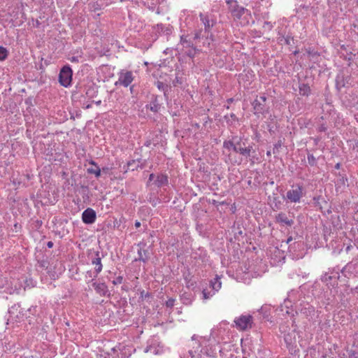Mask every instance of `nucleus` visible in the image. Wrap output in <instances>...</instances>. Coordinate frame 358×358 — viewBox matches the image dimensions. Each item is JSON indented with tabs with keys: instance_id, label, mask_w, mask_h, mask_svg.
Returning <instances> with one entry per match:
<instances>
[{
	"instance_id": "f257e3e1",
	"label": "nucleus",
	"mask_w": 358,
	"mask_h": 358,
	"mask_svg": "<svg viewBox=\"0 0 358 358\" xmlns=\"http://www.w3.org/2000/svg\"><path fill=\"white\" fill-rule=\"evenodd\" d=\"M223 148L228 150H233L246 159L250 158L255 153L252 143H248V138L244 135L232 136L231 139L223 142Z\"/></svg>"
},
{
	"instance_id": "f03ea898",
	"label": "nucleus",
	"mask_w": 358,
	"mask_h": 358,
	"mask_svg": "<svg viewBox=\"0 0 358 358\" xmlns=\"http://www.w3.org/2000/svg\"><path fill=\"white\" fill-rule=\"evenodd\" d=\"M192 340L198 341V343H196V347H193V348L195 349L189 350V354L192 358L196 357L200 358H206L212 356L213 351L211 348H208V345H207V343L209 342L208 339L199 337V336L194 334L192 336Z\"/></svg>"
},
{
	"instance_id": "7ed1b4c3",
	"label": "nucleus",
	"mask_w": 358,
	"mask_h": 358,
	"mask_svg": "<svg viewBox=\"0 0 358 358\" xmlns=\"http://www.w3.org/2000/svg\"><path fill=\"white\" fill-rule=\"evenodd\" d=\"M203 40V46L208 49H212L213 47V43L215 41L214 35L211 32L203 33L202 29L195 30L194 33V40L199 41Z\"/></svg>"
},
{
	"instance_id": "20e7f679",
	"label": "nucleus",
	"mask_w": 358,
	"mask_h": 358,
	"mask_svg": "<svg viewBox=\"0 0 358 358\" xmlns=\"http://www.w3.org/2000/svg\"><path fill=\"white\" fill-rule=\"evenodd\" d=\"M135 76L131 71L121 70L118 73V80L115 82V85H122L124 87L130 86L131 83L134 81Z\"/></svg>"
},
{
	"instance_id": "39448f33",
	"label": "nucleus",
	"mask_w": 358,
	"mask_h": 358,
	"mask_svg": "<svg viewBox=\"0 0 358 358\" xmlns=\"http://www.w3.org/2000/svg\"><path fill=\"white\" fill-rule=\"evenodd\" d=\"M234 323L238 329L245 331L252 328L253 317L250 315H242L238 317L235 318Z\"/></svg>"
},
{
	"instance_id": "423d86ee",
	"label": "nucleus",
	"mask_w": 358,
	"mask_h": 358,
	"mask_svg": "<svg viewBox=\"0 0 358 358\" xmlns=\"http://www.w3.org/2000/svg\"><path fill=\"white\" fill-rule=\"evenodd\" d=\"M73 71L68 65L63 66L59 74V82L61 85L68 87L71 85L72 80Z\"/></svg>"
},
{
	"instance_id": "0eeeda50",
	"label": "nucleus",
	"mask_w": 358,
	"mask_h": 358,
	"mask_svg": "<svg viewBox=\"0 0 358 358\" xmlns=\"http://www.w3.org/2000/svg\"><path fill=\"white\" fill-rule=\"evenodd\" d=\"M226 3L229 11L235 18L239 19L245 12H248L247 9L238 5L236 0H226Z\"/></svg>"
},
{
	"instance_id": "6e6552de",
	"label": "nucleus",
	"mask_w": 358,
	"mask_h": 358,
	"mask_svg": "<svg viewBox=\"0 0 358 358\" xmlns=\"http://www.w3.org/2000/svg\"><path fill=\"white\" fill-rule=\"evenodd\" d=\"M303 196V187L301 185H296L294 189L287 192L286 199L291 203H299Z\"/></svg>"
},
{
	"instance_id": "1a4fd4ad",
	"label": "nucleus",
	"mask_w": 358,
	"mask_h": 358,
	"mask_svg": "<svg viewBox=\"0 0 358 358\" xmlns=\"http://www.w3.org/2000/svg\"><path fill=\"white\" fill-rule=\"evenodd\" d=\"M199 17L201 23L204 27V30H203V33L211 32V29L215 25V21L210 18L208 15L202 13L199 14Z\"/></svg>"
},
{
	"instance_id": "9d476101",
	"label": "nucleus",
	"mask_w": 358,
	"mask_h": 358,
	"mask_svg": "<svg viewBox=\"0 0 358 358\" xmlns=\"http://www.w3.org/2000/svg\"><path fill=\"white\" fill-rule=\"evenodd\" d=\"M96 212L92 208H88L82 213V220L85 224H93L96 221Z\"/></svg>"
},
{
	"instance_id": "9b49d317",
	"label": "nucleus",
	"mask_w": 358,
	"mask_h": 358,
	"mask_svg": "<svg viewBox=\"0 0 358 358\" xmlns=\"http://www.w3.org/2000/svg\"><path fill=\"white\" fill-rule=\"evenodd\" d=\"M138 249V258H136L135 260L137 261H141L143 262H146L148 259V252L147 250H145L146 243L145 242H140L137 244Z\"/></svg>"
},
{
	"instance_id": "f8f14e48",
	"label": "nucleus",
	"mask_w": 358,
	"mask_h": 358,
	"mask_svg": "<svg viewBox=\"0 0 358 358\" xmlns=\"http://www.w3.org/2000/svg\"><path fill=\"white\" fill-rule=\"evenodd\" d=\"M340 278L339 273L338 271H334L333 269L332 271L329 270V272L325 273L324 275L321 277V280L324 282H326L327 285L329 283H331V281L334 280L333 285L336 282V280H338Z\"/></svg>"
},
{
	"instance_id": "ddd939ff",
	"label": "nucleus",
	"mask_w": 358,
	"mask_h": 358,
	"mask_svg": "<svg viewBox=\"0 0 358 358\" xmlns=\"http://www.w3.org/2000/svg\"><path fill=\"white\" fill-rule=\"evenodd\" d=\"M92 264L95 266L94 278H96L103 268V265L101 264V257H100L99 252L97 251L95 252L94 257L92 259Z\"/></svg>"
},
{
	"instance_id": "4468645a",
	"label": "nucleus",
	"mask_w": 358,
	"mask_h": 358,
	"mask_svg": "<svg viewBox=\"0 0 358 358\" xmlns=\"http://www.w3.org/2000/svg\"><path fill=\"white\" fill-rule=\"evenodd\" d=\"M180 43L183 48H188L193 47L197 41L194 40V37H189L188 34H182L180 36Z\"/></svg>"
},
{
	"instance_id": "2eb2a0df",
	"label": "nucleus",
	"mask_w": 358,
	"mask_h": 358,
	"mask_svg": "<svg viewBox=\"0 0 358 358\" xmlns=\"http://www.w3.org/2000/svg\"><path fill=\"white\" fill-rule=\"evenodd\" d=\"M92 287L95 289L96 292L100 296H104L108 293V287L103 282L98 283L96 282H94L92 283Z\"/></svg>"
},
{
	"instance_id": "dca6fc26",
	"label": "nucleus",
	"mask_w": 358,
	"mask_h": 358,
	"mask_svg": "<svg viewBox=\"0 0 358 358\" xmlns=\"http://www.w3.org/2000/svg\"><path fill=\"white\" fill-rule=\"evenodd\" d=\"M98 94V86L94 83L85 87V96L88 99L96 97Z\"/></svg>"
},
{
	"instance_id": "f3484780",
	"label": "nucleus",
	"mask_w": 358,
	"mask_h": 358,
	"mask_svg": "<svg viewBox=\"0 0 358 358\" xmlns=\"http://www.w3.org/2000/svg\"><path fill=\"white\" fill-rule=\"evenodd\" d=\"M276 222L280 224L287 226H292L294 224V220L289 219L285 213H280L275 217Z\"/></svg>"
},
{
	"instance_id": "a211bd4d",
	"label": "nucleus",
	"mask_w": 358,
	"mask_h": 358,
	"mask_svg": "<svg viewBox=\"0 0 358 358\" xmlns=\"http://www.w3.org/2000/svg\"><path fill=\"white\" fill-rule=\"evenodd\" d=\"M299 92L301 96H308L311 94V89L308 84L299 83Z\"/></svg>"
},
{
	"instance_id": "6ab92c4d",
	"label": "nucleus",
	"mask_w": 358,
	"mask_h": 358,
	"mask_svg": "<svg viewBox=\"0 0 358 358\" xmlns=\"http://www.w3.org/2000/svg\"><path fill=\"white\" fill-rule=\"evenodd\" d=\"M222 287V282L220 281V278L218 275H216L215 278L210 281V287L213 291H215V293L218 292Z\"/></svg>"
},
{
	"instance_id": "aec40b11",
	"label": "nucleus",
	"mask_w": 358,
	"mask_h": 358,
	"mask_svg": "<svg viewBox=\"0 0 358 358\" xmlns=\"http://www.w3.org/2000/svg\"><path fill=\"white\" fill-rule=\"evenodd\" d=\"M252 106L255 110V114L263 113L264 110V105L261 102L260 100L256 99L252 103Z\"/></svg>"
},
{
	"instance_id": "412c9836",
	"label": "nucleus",
	"mask_w": 358,
	"mask_h": 358,
	"mask_svg": "<svg viewBox=\"0 0 358 358\" xmlns=\"http://www.w3.org/2000/svg\"><path fill=\"white\" fill-rule=\"evenodd\" d=\"M155 182L157 187L166 185L169 182L168 176L165 174H159L157 176Z\"/></svg>"
},
{
	"instance_id": "4be33fe9",
	"label": "nucleus",
	"mask_w": 358,
	"mask_h": 358,
	"mask_svg": "<svg viewBox=\"0 0 358 358\" xmlns=\"http://www.w3.org/2000/svg\"><path fill=\"white\" fill-rule=\"evenodd\" d=\"M147 108L152 112H157L160 108V105L158 102L157 97H154L150 101V104L147 106Z\"/></svg>"
},
{
	"instance_id": "5701e85b",
	"label": "nucleus",
	"mask_w": 358,
	"mask_h": 358,
	"mask_svg": "<svg viewBox=\"0 0 358 358\" xmlns=\"http://www.w3.org/2000/svg\"><path fill=\"white\" fill-rule=\"evenodd\" d=\"M90 164L94 166V168H89L87 172L94 174L96 178H99L101 176V169L94 161L92 160Z\"/></svg>"
},
{
	"instance_id": "b1692460",
	"label": "nucleus",
	"mask_w": 358,
	"mask_h": 358,
	"mask_svg": "<svg viewBox=\"0 0 358 358\" xmlns=\"http://www.w3.org/2000/svg\"><path fill=\"white\" fill-rule=\"evenodd\" d=\"M227 123L229 125H232L234 122H237L238 120V117L234 113H231L229 115H226L224 117Z\"/></svg>"
},
{
	"instance_id": "393cba45",
	"label": "nucleus",
	"mask_w": 358,
	"mask_h": 358,
	"mask_svg": "<svg viewBox=\"0 0 358 358\" xmlns=\"http://www.w3.org/2000/svg\"><path fill=\"white\" fill-rule=\"evenodd\" d=\"M156 85L159 90H162L164 92V96L166 97L167 96L166 92L168 91L169 86L167 85H165L164 83H162L161 81H157L156 83Z\"/></svg>"
},
{
	"instance_id": "a878e982",
	"label": "nucleus",
	"mask_w": 358,
	"mask_h": 358,
	"mask_svg": "<svg viewBox=\"0 0 358 358\" xmlns=\"http://www.w3.org/2000/svg\"><path fill=\"white\" fill-rule=\"evenodd\" d=\"M145 352H151L154 355H158L161 352V351L159 349H157L156 347L153 346L152 344H150L145 348Z\"/></svg>"
},
{
	"instance_id": "bb28decb",
	"label": "nucleus",
	"mask_w": 358,
	"mask_h": 358,
	"mask_svg": "<svg viewBox=\"0 0 358 358\" xmlns=\"http://www.w3.org/2000/svg\"><path fill=\"white\" fill-rule=\"evenodd\" d=\"M189 48V49L186 52V55L190 58H194L196 55V52L199 51V49L196 48L195 45Z\"/></svg>"
},
{
	"instance_id": "cd10ccee",
	"label": "nucleus",
	"mask_w": 358,
	"mask_h": 358,
	"mask_svg": "<svg viewBox=\"0 0 358 358\" xmlns=\"http://www.w3.org/2000/svg\"><path fill=\"white\" fill-rule=\"evenodd\" d=\"M307 159L310 166H314L317 164V159L314 157L313 154L308 153Z\"/></svg>"
},
{
	"instance_id": "c85d7f7f",
	"label": "nucleus",
	"mask_w": 358,
	"mask_h": 358,
	"mask_svg": "<svg viewBox=\"0 0 358 358\" xmlns=\"http://www.w3.org/2000/svg\"><path fill=\"white\" fill-rule=\"evenodd\" d=\"M8 57V50L6 48L0 46V61L5 60Z\"/></svg>"
},
{
	"instance_id": "c756f323",
	"label": "nucleus",
	"mask_w": 358,
	"mask_h": 358,
	"mask_svg": "<svg viewBox=\"0 0 358 358\" xmlns=\"http://www.w3.org/2000/svg\"><path fill=\"white\" fill-rule=\"evenodd\" d=\"M203 297L204 299H209L211 298L213 295H215V291H208L206 289H203L202 291Z\"/></svg>"
},
{
	"instance_id": "7c9ffc66",
	"label": "nucleus",
	"mask_w": 358,
	"mask_h": 358,
	"mask_svg": "<svg viewBox=\"0 0 358 358\" xmlns=\"http://www.w3.org/2000/svg\"><path fill=\"white\" fill-rule=\"evenodd\" d=\"M136 164V162L135 160H131L129 162H127V169L126 170V171H127L128 170H131V171H134L135 169H136L138 167V166H134Z\"/></svg>"
},
{
	"instance_id": "2f4dec72",
	"label": "nucleus",
	"mask_w": 358,
	"mask_h": 358,
	"mask_svg": "<svg viewBox=\"0 0 358 358\" xmlns=\"http://www.w3.org/2000/svg\"><path fill=\"white\" fill-rule=\"evenodd\" d=\"M96 278H94V275H92V271H88L85 273V279L87 280V282L89 283L91 281H93Z\"/></svg>"
},
{
	"instance_id": "473e14b6",
	"label": "nucleus",
	"mask_w": 358,
	"mask_h": 358,
	"mask_svg": "<svg viewBox=\"0 0 358 358\" xmlns=\"http://www.w3.org/2000/svg\"><path fill=\"white\" fill-rule=\"evenodd\" d=\"M273 27V24L271 22H264V25H263V28L268 30V31H271Z\"/></svg>"
},
{
	"instance_id": "72a5a7b5",
	"label": "nucleus",
	"mask_w": 358,
	"mask_h": 358,
	"mask_svg": "<svg viewBox=\"0 0 358 358\" xmlns=\"http://www.w3.org/2000/svg\"><path fill=\"white\" fill-rule=\"evenodd\" d=\"M317 131L319 132H325L327 131V127L324 123H320V125L317 128Z\"/></svg>"
},
{
	"instance_id": "f704fd0d",
	"label": "nucleus",
	"mask_w": 358,
	"mask_h": 358,
	"mask_svg": "<svg viewBox=\"0 0 358 358\" xmlns=\"http://www.w3.org/2000/svg\"><path fill=\"white\" fill-rule=\"evenodd\" d=\"M174 302H175V299L171 298V299H169V300L166 301V306L168 308H172L174 306Z\"/></svg>"
},
{
	"instance_id": "c9c22d12",
	"label": "nucleus",
	"mask_w": 358,
	"mask_h": 358,
	"mask_svg": "<svg viewBox=\"0 0 358 358\" xmlns=\"http://www.w3.org/2000/svg\"><path fill=\"white\" fill-rule=\"evenodd\" d=\"M182 80L181 78H180L178 76H176L175 79L173 80V86H177L178 84H181Z\"/></svg>"
},
{
	"instance_id": "e433bc0d",
	"label": "nucleus",
	"mask_w": 358,
	"mask_h": 358,
	"mask_svg": "<svg viewBox=\"0 0 358 358\" xmlns=\"http://www.w3.org/2000/svg\"><path fill=\"white\" fill-rule=\"evenodd\" d=\"M123 278L122 276H118L115 280H113L114 285L121 284L122 282Z\"/></svg>"
},
{
	"instance_id": "4c0bfd02",
	"label": "nucleus",
	"mask_w": 358,
	"mask_h": 358,
	"mask_svg": "<svg viewBox=\"0 0 358 358\" xmlns=\"http://www.w3.org/2000/svg\"><path fill=\"white\" fill-rule=\"evenodd\" d=\"M182 303L185 304H189L191 303V299L189 297H187L185 296H183L182 297Z\"/></svg>"
},
{
	"instance_id": "58836bf2",
	"label": "nucleus",
	"mask_w": 358,
	"mask_h": 358,
	"mask_svg": "<svg viewBox=\"0 0 358 358\" xmlns=\"http://www.w3.org/2000/svg\"><path fill=\"white\" fill-rule=\"evenodd\" d=\"M69 59L73 63L79 62V57H78V56H73V57H70Z\"/></svg>"
},
{
	"instance_id": "ea45409f",
	"label": "nucleus",
	"mask_w": 358,
	"mask_h": 358,
	"mask_svg": "<svg viewBox=\"0 0 358 358\" xmlns=\"http://www.w3.org/2000/svg\"><path fill=\"white\" fill-rule=\"evenodd\" d=\"M281 147V142L278 141L276 144L274 145L273 152L275 153V150H278Z\"/></svg>"
},
{
	"instance_id": "a19ab883",
	"label": "nucleus",
	"mask_w": 358,
	"mask_h": 358,
	"mask_svg": "<svg viewBox=\"0 0 358 358\" xmlns=\"http://www.w3.org/2000/svg\"><path fill=\"white\" fill-rule=\"evenodd\" d=\"M229 161L230 162V163L231 164H240L241 163V160H240V161H237L236 159V160H232L231 159V155H229Z\"/></svg>"
},
{
	"instance_id": "79ce46f5",
	"label": "nucleus",
	"mask_w": 358,
	"mask_h": 358,
	"mask_svg": "<svg viewBox=\"0 0 358 358\" xmlns=\"http://www.w3.org/2000/svg\"><path fill=\"white\" fill-rule=\"evenodd\" d=\"M280 201H278V202H275V208L277 209V210H279L280 209Z\"/></svg>"
},
{
	"instance_id": "37998d69",
	"label": "nucleus",
	"mask_w": 358,
	"mask_h": 358,
	"mask_svg": "<svg viewBox=\"0 0 358 358\" xmlns=\"http://www.w3.org/2000/svg\"><path fill=\"white\" fill-rule=\"evenodd\" d=\"M259 100L261 101V102L264 104L266 100V97L264 96H262L259 97V99H258Z\"/></svg>"
},
{
	"instance_id": "c03bdc74",
	"label": "nucleus",
	"mask_w": 358,
	"mask_h": 358,
	"mask_svg": "<svg viewBox=\"0 0 358 358\" xmlns=\"http://www.w3.org/2000/svg\"><path fill=\"white\" fill-rule=\"evenodd\" d=\"M306 310H308L309 313H311L314 312V308L313 306H309L308 308H305Z\"/></svg>"
},
{
	"instance_id": "a18cd8bd",
	"label": "nucleus",
	"mask_w": 358,
	"mask_h": 358,
	"mask_svg": "<svg viewBox=\"0 0 358 358\" xmlns=\"http://www.w3.org/2000/svg\"><path fill=\"white\" fill-rule=\"evenodd\" d=\"M285 43L287 44V45H289L290 44V39H289V37H286L285 38Z\"/></svg>"
},
{
	"instance_id": "49530a36",
	"label": "nucleus",
	"mask_w": 358,
	"mask_h": 358,
	"mask_svg": "<svg viewBox=\"0 0 358 358\" xmlns=\"http://www.w3.org/2000/svg\"><path fill=\"white\" fill-rule=\"evenodd\" d=\"M352 248H353V246L352 245H348L345 248L346 252H348Z\"/></svg>"
},
{
	"instance_id": "de8ad7c7",
	"label": "nucleus",
	"mask_w": 358,
	"mask_h": 358,
	"mask_svg": "<svg viewBox=\"0 0 358 358\" xmlns=\"http://www.w3.org/2000/svg\"><path fill=\"white\" fill-rule=\"evenodd\" d=\"M53 243L52 241H48L47 243V246L49 248H52L53 247Z\"/></svg>"
},
{
	"instance_id": "09e8293b",
	"label": "nucleus",
	"mask_w": 358,
	"mask_h": 358,
	"mask_svg": "<svg viewBox=\"0 0 358 358\" xmlns=\"http://www.w3.org/2000/svg\"><path fill=\"white\" fill-rule=\"evenodd\" d=\"M155 178V174L151 173L149 176V181H152Z\"/></svg>"
},
{
	"instance_id": "8fccbe9b",
	"label": "nucleus",
	"mask_w": 358,
	"mask_h": 358,
	"mask_svg": "<svg viewBox=\"0 0 358 358\" xmlns=\"http://www.w3.org/2000/svg\"><path fill=\"white\" fill-rule=\"evenodd\" d=\"M140 226H141V222H138V221H136V222H135V227L138 228V227H139Z\"/></svg>"
},
{
	"instance_id": "3c124183",
	"label": "nucleus",
	"mask_w": 358,
	"mask_h": 358,
	"mask_svg": "<svg viewBox=\"0 0 358 358\" xmlns=\"http://www.w3.org/2000/svg\"><path fill=\"white\" fill-rule=\"evenodd\" d=\"M233 101H234V99L233 98H230V99H227V103H231Z\"/></svg>"
},
{
	"instance_id": "603ef678",
	"label": "nucleus",
	"mask_w": 358,
	"mask_h": 358,
	"mask_svg": "<svg viewBox=\"0 0 358 358\" xmlns=\"http://www.w3.org/2000/svg\"><path fill=\"white\" fill-rule=\"evenodd\" d=\"M292 241V237H289V238H287V240L286 243L288 244V243H289Z\"/></svg>"
},
{
	"instance_id": "864d4df0",
	"label": "nucleus",
	"mask_w": 358,
	"mask_h": 358,
	"mask_svg": "<svg viewBox=\"0 0 358 358\" xmlns=\"http://www.w3.org/2000/svg\"><path fill=\"white\" fill-rule=\"evenodd\" d=\"M95 103H96V105H100V104L101 103V100H99V101H95Z\"/></svg>"
},
{
	"instance_id": "5fc2aeb1",
	"label": "nucleus",
	"mask_w": 358,
	"mask_h": 358,
	"mask_svg": "<svg viewBox=\"0 0 358 358\" xmlns=\"http://www.w3.org/2000/svg\"><path fill=\"white\" fill-rule=\"evenodd\" d=\"M133 90H134V85L130 86V92H131V93H133Z\"/></svg>"
},
{
	"instance_id": "6e6d98bb",
	"label": "nucleus",
	"mask_w": 358,
	"mask_h": 358,
	"mask_svg": "<svg viewBox=\"0 0 358 358\" xmlns=\"http://www.w3.org/2000/svg\"><path fill=\"white\" fill-rule=\"evenodd\" d=\"M335 168L338 169L340 168V164H336V166H335Z\"/></svg>"
},
{
	"instance_id": "4d7b16f0",
	"label": "nucleus",
	"mask_w": 358,
	"mask_h": 358,
	"mask_svg": "<svg viewBox=\"0 0 358 358\" xmlns=\"http://www.w3.org/2000/svg\"><path fill=\"white\" fill-rule=\"evenodd\" d=\"M266 155H267V156H271V151H267V152H266Z\"/></svg>"
},
{
	"instance_id": "13d9d810",
	"label": "nucleus",
	"mask_w": 358,
	"mask_h": 358,
	"mask_svg": "<svg viewBox=\"0 0 358 358\" xmlns=\"http://www.w3.org/2000/svg\"><path fill=\"white\" fill-rule=\"evenodd\" d=\"M324 120V117L323 116L320 117V120H319V122H320V120Z\"/></svg>"
},
{
	"instance_id": "bf43d9fd",
	"label": "nucleus",
	"mask_w": 358,
	"mask_h": 358,
	"mask_svg": "<svg viewBox=\"0 0 358 358\" xmlns=\"http://www.w3.org/2000/svg\"><path fill=\"white\" fill-rule=\"evenodd\" d=\"M108 168H103V171H108Z\"/></svg>"
},
{
	"instance_id": "052dcab7",
	"label": "nucleus",
	"mask_w": 358,
	"mask_h": 358,
	"mask_svg": "<svg viewBox=\"0 0 358 358\" xmlns=\"http://www.w3.org/2000/svg\"><path fill=\"white\" fill-rule=\"evenodd\" d=\"M345 270V268H343L341 270V272H342L343 273H344Z\"/></svg>"
},
{
	"instance_id": "680f3d73",
	"label": "nucleus",
	"mask_w": 358,
	"mask_h": 358,
	"mask_svg": "<svg viewBox=\"0 0 358 358\" xmlns=\"http://www.w3.org/2000/svg\"><path fill=\"white\" fill-rule=\"evenodd\" d=\"M90 108V105H87V108Z\"/></svg>"
},
{
	"instance_id": "e2e57ef3",
	"label": "nucleus",
	"mask_w": 358,
	"mask_h": 358,
	"mask_svg": "<svg viewBox=\"0 0 358 358\" xmlns=\"http://www.w3.org/2000/svg\"><path fill=\"white\" fill-rule=\"evenodd\" d=\"M245 358V357H244Z\"/></svg>"
}]
</instances>
